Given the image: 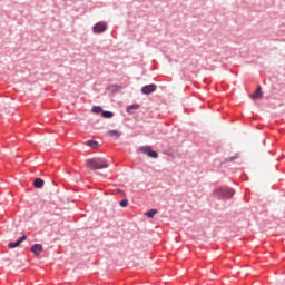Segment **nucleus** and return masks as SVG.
I'll use <instances>...</instances> for the list:
<instances>
[{"mask_svg": "<svg viewBox=\"0 0 285 285\" xmlns=\"http://www.w3.org/2000/svg\"><path fill=\"white\" fill-rule=\"evenodd\" d=\"M26 240H27V235H22V236L18 239L19 244H22V243L26 242Z\"/></svg>", "mask_w": 285, "mask_h": 285, "instance_id": "nucleus-18", "label": "nucleus"}, {"mask_svg": "<svg viewBox=\"0 0 285 285\" xmlns=\"http://www.w3.org/2000/svg\"><path fill=\"white\" fill-rule=\"evenodd\" d=\"M262 98H263L262 87L258 86L257 89H256V91L253 94L252 99H253V100H259V99H262Z\"/></svg>", "mask_w": 285, "mask_h": 285, "instance_id": "nucleus-6", "label": "nucleus"}, {"mask_svg": "<svg viewBox=\"0 0 285 285\" xmlns=\"http://www.w3.org/2000/svg\"><path fill=\"white\" fill-rule=\"evenodd\" d=\"M140 106L139 105H130L127 107V112L130 114L132 110H139Z\"/></svg>", "mask_w": 285, "mask_h": 285, "instance_id": "nucleus-13", "label": "nucleus"}, {"mask_svg": "<svg viewBox=\"0 0 285 285\" xmlns=\"http://www.w3.org/2000/svg\"><path fill=\"white\" fill-rule=\"evenodd\" d=\"M42 252H43V245L42 244H35V245L31 246V253L36 257H39Z\"/></svg>", "mask_w": 285, "mask_h": 285, "instance_id": "nucleus-5", "label": "nucleus"}, {"mask_svg": "<svg viewBox=\"0 0 285 285\" xmlns=\"http://www.w3.org/2000/svg\"><path fill=\"white\" fill-rule=\"evenodd\" d=\"M139 150H140L141 154H145V155L149 156V155H150V151H151L153 149H151V147H149V146H144V147H140Z\"/></svg>", "mask_w": 285, "mask_h": 285, "instance_id": "nucleus-10", "label": "nucleus"}, {"mask_svg": "<svg viewBox=\"0 0 285 285\" xmlns=\"http://www.w3.org/2000/svg\"><path fill=\"white\" fill-rule=\"evenodd\" d=\"M86 167L92 171L109 168V163L105 158L95 157L86 161Z\"/></svg>", "mask_w": 285, "mask_h": 285, "instance_id": "nucleus-1", "label": "nucleus"}, {"mask_svg": "<svg viewBox=\"0 0 285 285\" xmlns=\"http://www.w3.org/2000/svg\"><path fill=\"white\" fill-rule=\"evenodd\" d=\"M107 28L108 27L106 22H98L92 27V31L95 35H102V32H106Z\"/></svg>", "mask_w": 285, "mask_h": 285, "instance_id": "nucleus-3", "label": "nucleus"}, {"mask_svg": "<svg viewBox=\"0 0 285 285\" xmlns=\"http://www.w3.org/2000/svg\"><path fill=\"white\" fill-rule=\"evenodd\" d=\"M157 214H158L157 209H150V210L146 212V216L148 218H154Z\"/></svg>", "mask_w": 285, "mask_h": 285, "instance_id": "nucleus-11", "label": "nucleus"}, {"mask_svg": "<svg viewBox=\"0 0 285 285\" xmlns=\"http://www.w3.org/2000/svg\"><path fill=\"white\" fill-rule=\"evenodd\" d=\"M20 245H21L20 242L17 240L16 243H9V244H8V247H9L10 249H14V248H18Z\"/></svg>", "mask_w": 285, "mask_h": 285, "instance_id": "nucleus-14", "label": "nucleus"}, {"mask_svg": "<svg viewBox=\"0 0 285 285\" xmlns=\"http://www.w3.org/2000/svg\"><path fill=\"white\" fill-rule=\"evenodd\" d=\"M128 205H129V200L128 199H124V200L120 202V207H122V208L128 207Z\"/></svg>", "mask_w": 285, "mask_h": 285, "instance_id": "nucleus-17", "label": "nucleus"}, {"mask_svg": "<svg viewBox=\"0 0 285 285\" xmlns=\"http://www.w3.org/2000/svg\"><path fill=\"white\" fill-rule=\"evenodd\" d=\"M101 116L105 119H111V118H114V112H111V111H102Z\"/></svg>", "mask_w": 285, "mask_h": 285, "instance_id": "nucleus-12", "label": "nucleus"}, {"mask_svg": "<svg viewBox=\"0 0 285 285\" xmlns=\"http://www.w3.org/2000/svg\"><path fill=\"white\" fill-rule=\"evenodd\" d=\"M92 112L99 115L102 112V108L100 106L92 107Z\"/></svg>", "mask_w": 285, "mask_h": 285, "instance_id": "nucleus-15", "label": "nucleus"}, {"mask_svg": "<svg viewBox=\"0 0 285 285\" xmlns=\"http://www.w3.org/2000/svg\"><path fill=\"white\" fill-rule=\"evenodd\" d=\"M107 136L110 138L119 139L121 137V132L118 130H109L107 131Z\"/></svg>", "mask_w": 285, "mask_h": 285, "instance_id": "nucleus-8", "label": "nucleus"}, {"mask_svg": "<svg viewBox=\"0 0 285 285\" xmlns=\"http://www.w3.org/2000/svg\"><path fill=\"white\" fill-rule=\"evenodd\" d=\"M86 145L91 149H98L100 146L99 142L96 140H88Z\"/></svg>", "mask_w": 285, "mask_h": 285, "instance_id": "nucleus-9", "label": "nucleus"}, {"mask_svg": "<svg viewBox=\"0 0 285 285\" xmlns=\"http://www.w3.org/2000/svg\"><path fill=\"white\" fill-rule=\"evenodd\" d=\"M33 187L37 189H42L45 187V180L42 178H36L33 181Z\"/></svg>", "mask_w": 285, "mask_h": 285, "instance_id": "nucleus-7", "label": "nucleus"}, {"mask_svg": "<svg viewBox=\"0 0 285 285\" xmlns=\"http://www.w3.org/2000/svg\"><path fill=\"white\" fill-rule=\"evenodd\" d=\"M148 157L153 158V159H157L159 157V154L157 151L151 150L148 155Z\"/></svg>", "mask_w": 285, "mask_h": 285, "instance_id": "nucleus-16", "label": "nucleus"}, {"mask_svg": "<svg viewBox=\"0 0 285 285\" xmlns=\"http://www.w3.org/2000/svg\"><path fill=\"white\" fill-rule=\"evenodd\" d=\"M214 194L216 196H220V197L230 199V198H233V196H235V190L229 187H220V188L215 189Z\"/></svg>", "mask_w": 285, "mask_h": 285, "instance_id": "nucleus-2", "label": "nucleus"}, {"mask_svg": "<svg viewBox=\"0 0 285 285\" xmlns=\"http://www.w3.org/2000/svg\"><path fill=\"white\" fill-rule=\"evenodd\" d=\"M156 91H157V86L155 83L147 85V86H144L141 88V94L142 95H151V94H154Z\"/></svg>", "mask_w": 285, "mask_h": 285, "instance_id": "nucleus-4", "label": "nucleus"}, {"mask_svg": "<svg viewBox=\"0 0 285 285\" xmlns=\"http://www.w3.org/2000/svg\"><path fill=\"white\" fill-rule=\"evenodd\" d=\"M238 158H239V156L236 155V156H234V157H229V158H228V161H234V160H236V159H238Z\"/></svg>", "mask_w": 285, "mask_h": 285, "instance_id": "nucleus-19", "label": "nucleus"}]
</instances>
